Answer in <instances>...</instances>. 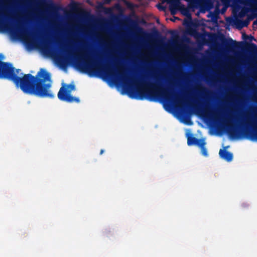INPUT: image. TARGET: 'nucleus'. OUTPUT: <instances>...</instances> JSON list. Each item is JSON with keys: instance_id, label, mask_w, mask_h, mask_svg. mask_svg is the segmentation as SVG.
Wrapping results in <instances>:
<instances>
[{"instance_id": "nucleus-1", "label": "nucleus", "mask_w": 257, "mask_h": 257, "mask_svg": "<svg viewBox=\"0 0 257 257\" xmlns=\"http://www.w3.org/2000/svg\"><path fill=\"white\" fill-rule=\"evenodd\" d=\"M67 55L62 61H71L75 66L82 72L88 74L90 76H94L96 73H103L109 79L118 77L124 83L130 86L132 81L124 73L123 69L120 71L117 69L116 71L108 65H106L104 69L97 62L93 61L89 57L84 58L82 56L72 53L70 51L67 52Z\"/></svg>"}, {"instance_id": "nucleus-2", "label": "nucleus", "mask_w": 257, "mask_h": 257, "mask_svg": "<svg viewBox=\"0 0 257 257\" xmlns=\"http://www.w3.org/2000/svg\"><path fill=\"white\" fill-rule=\"evenodd\" d=\"M144 85L145 87L141 89L137 87L136 91L140 99L147 98L150 101H156L158 98L161 97L169 103L173 101L179 105L183 103V100L174 93L172 88H162L159 82L156 84L145 83Z\"/></svg>"}, {"instance_id": "nucleus-3", "label": "nucleus", "mask_w": 257, "mask_h": 257, "mask_svg": "<svg viewBox=\"0 0 257 257\" xmlns=\"http://www.w3.org/2000/svg\"><path fill=\"white\" fill-rule=\"evenodd\" d=\"M225 127L228 134L233 139L244 138L257 141V126L252 124L248 113L246 114L245 119L243 123L238 125L227 123Z\"/></svg>"}, {"instance_id": "nucleus-4", "label": "nucleus", "mask_w": 257, "mask_h": 257, "mask_svg": "<svg viewBox=\"0 0 257 257\" xmlns=\"http://www.w3.org/2000/svg\"><path fill=\"white\" fill-rule=\"evenodd\" d=\"M222 42L224 44L226 49L229 50H232L234 49L245 50L253 58L257 57V45L254 43H248L244 42H237L231 38L227 40L224 38Z\"/></svg>"}, {"instance_id": "nucleus-5", "label": "nucleus", "mask_w": 257, "mask_h": 257, "mask_svg": "<svg viewBox=\"0 0 257 257\" xmlns=\"http://www.w3.org/2000/svg\"><path fill=\"white\" fill-rule=\"evenodd\" d=\"M75 89L74 84L64 85L59 90L58 93V98L62 101L72 103L75 102L79 103V98L72 96L70 95L71 91Z\"/></svg>"}, {"instance_id": "nucleus-6", "label": "nucleus", "mask_w": 257, "mask_h": 257, "mask_svg": "<svg viewBox=\"0 0 257 257\" xmlns=\"http://www.w3.org/2000/svg\"><path fill=\"white\" fill-rule=\"evenodd\" d=\"M204 138L197 139L193 136H188L187 144L188 146L195 145L198 146L201 149V152L202 155L208 156L207 150L205 147L206 145Z\"/></svg>"}, {"instance_id": "nucleus-7", "label": "nucleus", "mask_w": 257, "mask_h": 257, "mask_svg": "<svg viewBox=\"0 0 257 257\" xmlns=\"http://www.w3.org/2000/svg\"><path fill=\"white\" fill-rule=\"evenodd\" d=\"M228 147L227 146L224 149H220L219 152V156L221 158L227 162H230L233 159V155L231 153L226 151L225 149Z\"/></svg>"}, {"instance_id": "nucleus-8", "label": "nucleus", "mask_w": 257, "mask_h": 257, "mask_svg": "<svg viewBox=\"0 0 257 257\" xmlns=\"http://www.w3.org/2000/svg\"><path fill=\"white\" fill-rule=\"evenodd\" d=\"M169 10L172 15L176 14L177 11L178 10L180 5L179 0H171L170 2Z\"/></svg>"}, {"instance_id": "nucleus-9", "label": "nucleus", "mask_w": 257, "mask_h": 257, "mask_svg": "<svg viewBox=\"0 0 257 257\" xmlns=\"http://www.w3.org/2000/svg\"><path fill=\"white\" fill-rule=\"evenodd\" d=\"M257 16V15L253 16H249L247 18L246 20H243V21H239L237 24H236L237 28L238 29H241V28L243 27H246L248 26V25L249 24V21L255 17Z\"/></svg>"}, {"instance_id": "nucleus-10", "label": "nucleus", "mask_w": 257, "mask_h": 257, "mask_svg": "<svg viewBox=\"0 0 257 257\" xmlns=\"http://www.w3.org/2000/svg\"><path fill=\"white\" fill-rule=\"evenodd\" d=\"M49 4H47L48 8L50 12L53 14L57 13V12L59 9V8L53 2L52 0H49Z\"/></svg>"}, {"instance_id": "nucleus-11", "label": "nucleus", "mask_w": 257, "mask_h": 257, "mask_svg": "<svg viewBox=\"0 0 257 257\" xmlns=\"http://www.w3.org/2000/svg\"><path fill=\"white\" fill-rule=\"evenodd\" d=\"M199 91L202 94H204L205 95H207V93L208 92V90L207 89V88L201 87V89L199 90Z\"/></svg>"}, {"instance_id": "nucleus-12", "label": "nucleus", "mask_w": 257, "mask_h": 257, "mask_svg": "<svg viewBox=\"0 0 257 257\" xmlns=\"http://www.w3.org/2000/svg\"><path fill=\"white\" fill-rule=\"evenodd\" d=\"M38 12H39V13L36 14L37 17L39 18H41L42 19H45L44 13L41 11V12L38 11Z\"/></svg>"}, {"instance_id": "nucleus-13", "label": "nucleus", "mask_w": 257, "mask_h": 257, "mask_svg": "<svg viewBox=\"0 0 257 257\" xmlns=\"http://www.w3.org/2000/svg\"><path fill=\"white\" fill-rule=\"evenodd\" d=\"M249 5L251 6L252 4L257 5V0H245Z\"/></svg>"}, {"instance_id": "nucleus-14", "label": "nucleus", "mask_w": 257, "mask_h": 257, "mask_svg": "<svg viewBox=\"0 0 257 257\" xmlns=\"http://www.w3.org/2000/svg\"><path fill=\"white\" fill-rule=\"evenodd\" d=\"M44 50L46 52L50 53L52 51V49L48 45H46L44 47Z\"/></svg>"}, {"instance_id": "nucleus-15", "label": "nucleus", "mask_w": 257, "mask_h": 257, "mask_svg": "<svg viewBox=\"0 0 257 257\" xmlns=\"http://www.w3.org/2000/svg\"><path fill=\"white\" fill-rule=\"evenodd\" d=\"M252 29L255 31L257 29V19L252 23Z\"/></svg>"}, {"instance_id": "nucleus-16", "label": "nucleus", "mask_w": 257, "mask_h": 257, "mask_svg": "<svg viewBox=\"0 0 257 257\" xmlns=\"http://www.w3.org/2000/svg\"><path fill=\"white\" fill-rule=\"evenodd\" d=\"M134 27L136 29V30L139 32H143V29L139 27L137 24H135Z\"/></svg>"}, {"instance_id": "nucleus-17", "label": "nucleus", "mask_w": 257, "mask_h": 257, "mask_svg": "<svg viewBox=\"0 0 257 257\" xmlns=\"http://www.w3.org/2000/svg\"><path fill=\"white\" fill-rule=\"evenodd\" d=\"M79 6V4L77 2H73L72 4V7L73 9H77Z\"/></svg>"}, {"instance_id": "nucleus-18", "label": "nucleus", "mask_w": 257, "mask_h": 257, "mask_svg": "<svg viewBox=\"0 0 257 257\" xmlns=\"http://www.w3.org/2000/svg\"><path fill=\"white\" fill-rule=\"evenodd\" d=\"M181 12L184 15H187L188 13V10L186 8H184V9L182 10Z\"/></svg>"}, {"instance_id": "nucleus-19", "label": "nucleus", "mask_w": 257, "mask_h": 257, "mask_svg": "<svg viewBox=\"0 0 257 257\" xmlns=\"http://www.w3.org/2000/svg\"><path fill=\"white\" fill-rule=\"evenodd\" d=\"M242 38H243V39L246 40L248 39V38H249V36H248L247 35H246L245 33H243L242 34Z\"/></svg>"}, {"instance_id": "nucleus-20", "label": "nucleus", "mask_w": 257, "mask_h": 257, "mask_svg": "<svg viewBox=\"0 0 257 257\" xmlns=\"http://www.w3.org/2000/svg\"><path fill=\"white\" fill-rule=\"evenodd\" d=\"M20 30L21 33H22V35H26L27 34V32H26V31H25V29L21 28Z\"/></svg>"}, {"instance_id": "nucleus-21", "label": "nucleus", "mask_w": 257, "mask_h": 257, "mask_svg": "<svg viewBox=\"0 0 257 257\" xmlns=\"http://www.w3.org/2000/svg\"><path fill=\"white\" fill-rule=\"evenodd\" d=\"M157 7H158V8L160 10H161V11H164V10H165V7H164L163 6H161V5H158L157 6Z\"/></svg>"}, {"instance_id": "nucleus-22", "label": "nucleus", "mask_w": 257, "mask_h": 257, "mask_svg": "<svg viewBox=\"0 0 257 257\" xmlns=\"http://www.w3.org/2000/svg\"><path fill=\"white\" fill-rule=\"evenodd\" d=\"M248 39L249 40V41L250 42H251V41H253V40H254V41H255V38H254V37H253V36H251V35L249 36V38H248Z\"/></svg>"}, {"instance_id": "nucleus-23", "label": "nucleus", "mask_w": 257, "mask_h": 257, "mask_svg": "<svg viewBox=\"0 0 257 257\" xmlns=\"http://www.w3.org/2000/svg\"><path fill=\"white\" fill-rule=\"evenodd\" d=\"M104 3L106 4H109L112 1L111 0H104Z\"/></svg>"}, {"instance_id": "nucleus-24", "label": "nucleus", "mask_w": 257, "mask_h": 257, "mask_svg": "<svg viewBox=\"0 0 257 257\" xmlns=\"http://www.w3.org/2000/svg\"><path fill=\"white\" fill-rule=\"evenodd\" d=\"M87 3H88L90 5H92V3L91 2L90 0H87Z\"/></svg>"}, {"instance_id": "nucleus-25", "label": "nucleus", "mask_w": 257, "mask_h": 257, "mask_svg": "<svg viewBox=\"0 0 257 257\" xmlns=\"http://www.w3.org/2000/svg\"><path fill=\"white\" fill-rule=\"evenodd\" d=\"M104 151V150L101 149V150H100V155H102V154L103 153Z\"/></svg>"}, {"instance_id": "nucleus-26", "label": "nucleus", "mask_w": 257, "mask_h": 257, "mask_svg": "<svg viewBox=\"0 0 257 257\" xmlns=\"http://www.w3.org/2000/svg\"><path fill=\"white\" fill-rule=\"evenodd\" d=\"M115 7H116V8H120V5H119V4H116V5H115Z\"/></svg>"}, {"instance_id": "nucleus-27", "label": "nucleus", "mask_w": 257, "mask_h": 257, "mask_svg": "<svg viewBox=\"0 0 257 257\" xmlns=\"http://www.w3.org/2000/svg\"><path fill=\"white\" fill-rule=\"evenodd\" d=\"M245 15V13H243L242 12H241V16H243Z\"/></svg>"}, {"instance_id": "nucleus-28", "label": "nucleus", "mask_w": 257, "mask_h": 257, "mask_svg": "<svg viewBox=\"0 0 257 257\" xmlns=\"http://www.w3.org/2000/svg\"><path fill=\"white\" fill-rule=\"evenodd\" d=\"M17 22H18V24H19V21H18V20L17 21ZM18 28L19 29H20L19 25H18Z\"/></svg>"}, {"instance_id": "nucleus-29", "label": "nucleus", "mask_w": 257, "mask_h": 257, "mask_svg": "<svg viewBox=\"0 0 257 257\" xmlns=\"http://www.w3.org/2000/svg\"><path fill=\"white\" fill-rule=\"evenodd\" d=\"M170 33H171V34H173L174 33V31H171Z\"/></svg>"}]
</instances>
